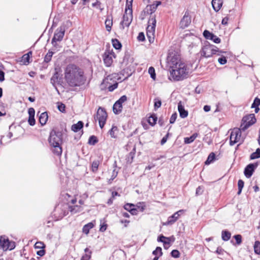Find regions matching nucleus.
<instances>
[{
	"instance_id": "1",
	"label": "nucleus",
	"mask_w": 260,
	"mask_h": 260,
	"mask_svg": "<svg viewBox=\"0 0 260 260\" xmlns=\"http://www.w3.org/2000/svg\"><path fill=\"white\" fill-rule=\"evenodd\" d=\"M83 71L74 64H70L66 68L64 78L71 87L80 86L84 81Z\"/></svg>"
},
{
	"instance_id": "2",
	"label": "nucleus",
	"mask_w": 260,
	"mask_h": 260,
	"mask_svg": "<svg viewBox=\"0 0 260 260\" xmlns=\"http://www.w3.org/2000/svg\"><path fill=\"white\" fill-rule=\"evenodd\" d=\"M62 133L59 131L52 130L50 132L49 138V142L53 147L52 152L57 156H60L62 153V148L60 144L62 143Z\"/></svg>"
},
{
	"instance_id": "3",
	"label": "nucleus",
	"mask_w": 260,
	"mask_h": 260,
	"mask_svg": "<svg viewBox=\"0 0 260 260\" xmlns=\"http://www.w3.org/2000/svg\"><path fill=\"white\" fill-rule=\"evenodd\" d=\"M177 68H173L170 71L174 80L180 81L186 78L188 74V69L184 62L179 64Z\"/></svg>"
},
{
	"instance_id": "4",
	"label": "nucleus",
	"mask_w": 260,
	"mask_h": 260,
	"mask_svg": "<svg viewBox=\"0 0 260 260\" xmlns=\"http://www.w3.org/2000/svg\"><path fill=\"white\" fill-rule=\"evenodd\" d=\"M133 0H126V4L122 20L120 22V28L124 29L125 27H128L133 20Z\"/></svg>"
},
{
	"instance_id": "5",
	"label": "nucleus",
	"mask_w": 260,
	"mask_h": 260,
	"mask_svg": "<svg viewBox=\"0 0 260 260\" xmlns=\"http://www.w3.org/2000/svg\"><path fill=\"white\" fill-rule=\"evenodd\" d=\"M118 75L114 73L108 76L105 78L101 84L102 86L105 85L108 86V88L109 91H112L114 89L117 88L118 83L116 81V80L118 79Z\"/></svg>"
},
{
	"instance_id": "6",
	"label": "nucleus",
	"mask_w": 260,
	"mask_h": 260,
	"mask_svg": "<svg viewBox=\"0 0 260 260\" xmlns=\"http://www.w3.org/2000/svg\"><path fill=\"white\" fill-rule=\"evenodd\" d=\"M168 63L172 69L173 68H177L176 66L183 62L179 54L175 52H171L169 53L167 58Z\"/></svg>"
},
{
	"instance_id": "7",
	"label": "nucleus",
	"mask_w": 260,
	"mask_h": 260,
	"mask_svg": "<svg viewBox=\"0 0 260 260\" xmlns=\"http://www.w3.org/2000/svg\"><path fill=\"white\" fill-rule=\"evenodd\" d=\"M256 122V118L254 114H249L243 117L240 125L242 131H244L250 126Z\"/></svg>"
},
{
	"instance_id": "8",
	"label": "nucleus",
	"mask_w": 260,
	"mask_h": 260,
	"mask_svg": "<svg viewBox=\"0 0 260 260\" xmlns=\"http://www.w3.org/2000/svg\"><path fill=\"white\" fill-rule=\"evenodd\" d=\"M107 118V113L105 110L102 108L99 107L96 115L94 116V119L98 120L99 125L101 128H102L106 123Z\"/></svg>"
},
{
	"instance_id": "9",
	"label": "nucleus",
	"mask_w": 260,
	"mask_h": 260,
	"mask_svg": "<svg viewBox=\"0 0 260 260\" xmlns=\"http://www.w3.org/2000/svg\"><path fill=\"white\" fill-rule=\"evenodd\" d=\"M15 247L14 242L10 241L9 239L5 236H1L0 237V248H2L4 251L8 249L12 250Z\"/></svg>"
},
{
	"instance_id": "10",
	"label": "nucleus",
	"mask_w": 260,
	"mask_h": 260,
	"mask_svg": "<svg viewBox=\"0 0 260 260\" xmlns=\"http://www.w3.org/2000/svg\"><path fill=\"white\" fill-rule=\"evenodd\" d=\"M241 127L240 128H234L233 129L230 135V144L231 146L234 145L236 143L239 142L241 139Z\"/></svg>"
},
{
	"instance_id": "11",
	"label": "nucleus",
	"mask_w": 260,
	"mask_h": 260,
	"mask_svg": "<svg viewBox=\"0 0 260 260\" xmlns=\"http://www.w3.org/2000/svg\"><path fill=\"white\" fill-rule=\"evenodd\" d=\"M126 100L127 96L124 95L115 103L113 107V110L115 114H118L122 111V104L126 101Z\"/></svg>"
},
{
	"instance_id": "12",
	"label": "nucleus",
	"mask_w": 260,
	"mask_h": 260,
	"mask_svg": "<svg viewBox=\"0 0 260 260\" xmlns=\"http://www.w3.org/2000/svg\"><path fill=\"white\" fill-rule=\"evenodd\" d=\"M115 57L114 53L112 50H107L103 55V60L107 67H110L113 63V58Z\"/></svg>"
},
{
	"instance_id": "13",
	"label": "nucleus",
	"mask_w": 260,
	"mask_h": 260,
	"mask_svg": "<svg viewBox=\"0 0 260 260\" xmlns=\"http://www.w3.org/2000/svg\"><path fill=\"white\" fill-rule=\"evenodd\" d=\"M191 23V17L189 15L188 11H186L185 14L181 19L179 25L180 27L182 29H184L188 27Z\"/></svg>"
},
{
	"instance_id": "14",
	"label": "nucleus",
	"mask_w": 260,
	"mask_h": 260,
	"mask_svg": "<svg viewBox=\"0 0 260 260\" xmlns=\"http://www.w3.org/2000/svg\"><path fill=\"white\" fill-rule=\"evenodd\" d=\"M161 4L159 1H156L152 5H147L143 12L146 15H152V14L155 11L157 7Z\"/></svg>"
},
{
	"instance_id": "15",
	"label": "nucleus",
	"mask_w": 260,
	"mask_h": 260,
	"mask_svg": "<svg viewBox=\"0 0 260 260\" xmlns=\"http://www.w3.org/2000/svg\"><path fill=\"white\" fill-rule=\"evenodd\" d=\"M50 82L52 85L55 87L56 90L58 92L56 87V85H61L62 81V78L60 74L57 72H55L52 77L51 78Z\"/></svg>"
},
{
	"instance_id": "16",
	"label": "nucleus",
	"mask_w": 260,
	"mask_h": 260,
	"mask_svg": "<svg viewBox=\"0 0 260 260\" xmlns=\"http://www.w3.org/2000/svg\"><path fill=\"white\" fill-rule=\"evenodd\" d=\"M65 28L64 26H60L55 31L52 40L60 42L64 36Z\"/></svg>"
},
{
	"instance_id": "17",
	"label": "nucleus",
	"mask_w": 260,
	"mask_h": 260,
	"mask_svg": "<svg viewBox=\"0 0 260 260\" xmlns=\"http://www.w3.org/2000/svg\"><path fill=\"white\" fill-rule=\"evenodd\" d=\"M184 212L183 210H180L177 212L174 213L172 216H170L168 218V220L166 223V225H171L174 223L179 218V216L181 214Z\"/></svg>"
},
{
	"instance_id": "18",
	"label": "nucleus",
	"mask_w": 260,
	"mask_h": 260,
	"mask_svg": "<svg viewBox=\"0 0 260 260\" xmlns=\"http://www.w3.org/2000/svg\"><path fill=\"white\" fill-rule=\"evenodd\" d=\"M257 167V164H250L246 166L244 170L245 176L249 178L252 175L254 169Z\"/></svg>"
},
{
	"instance_id": "19",
	"label": "nucleus",
	"mask_w": 260,
	"mask_h": 260,
	"mask_svg": "<svg viewBox=\"0 0 260 260\" xmlns=\"http://www.w3.org/2000/svg\"><path fill=\"white\" fill-rule=\"evenodd\" d=\"M203 35L206 39L211 40L215 43L218 44L220 42L221 40L220 38L207 30H204Z\"/></svg>"
},
{
	"instance_id": "20",
	"label": "nucleus",
	"mask_w": 260,
	"mask_h": 260,
	"mask_svg": "<svg viewBox=\"0 0 260 260\" xmlns=\"http://www.w3.org/2000/svg\"><path fill=\"white\" fill-rule=\"evenodd\" d=\"M212 48L213 47L211 45L204 46L202 48V54L206 58L212 56L214 51Z\"/></svg>"
},
{
	"instance_id": "21",
	"label": "nucleus",
	"mask_w": 260,
	"mask_h": 260,
	"mask_svg": "<svg viewBox=\"0 0 260 260\" xmlns=\"http://www.w3.org/2000/svg\"><path fill=\"white\" fill-rule=\"evenodd\" d=\"M156 22L155 15H151L148 20V25L147 27V31L155 32Z\"/></svg>"
},
{
	"instance_id": "22",
	"label": "nucleus",
	"mask_w": 260,
	"mask_h": 260,
	"mask_svg": "<svg viewBox=\"0 0 260 260\" xmlns=\"http://www.w3.org/2000/svg\"><path fill=\"white\" fill-rule=\"evenodd\" d=\"M178 111L180 114V116L181 118H184L187 116L188 112H187V111H186L184 109V107L182 106L181 102H180L178 103Z\"/></svg>"
},
{
	"instance_id": "23",
	"label": "nucleus",
	"mask_w": 260,
	"mask_h": 260,
	"mask_svg": "<svg viewBox=\"0 0 260 260\" xmlns=\"http://www.w3.org/2000/svg\"><path fill=\"white\" fill-rule=\"evenodd\" d=\"M212 5L213 9L216 11L218 12L221 8L222 5V0H212Z\"/></svg>"
},
{
	"instance_id": "24",
	"label": "nucleus",
	"mask_w": 260,
	"mask_h": 260,
	"mask_svg": "<svg viewBox=\"0 0 260 260\" xmlns=\"http://www.w3.org/2000/svg\"><path fill=\"white\" fill-rule=\"evenodd\" d=\"M106 29L108 31L110 32L111 30V27L113 25L112 17L108 16L105 22Z\"/></svg>"
},
{
	"instance_id": "25",
	"label": "nucleus",
	"mask_w": 260,
	"mask_h": 260,
	"mask_svg": "<svg viewBox=\"0 0 260 260\" xmlns=\"http://www.w3.org/2000/svg\"><path fill=\"white\" fill-rule=\"evenodd\" d=\"M48 114L46 112L42 113L39 116V122L42 125H44L46 123L48 120Z\"/></svg>"
},
{
	"instance_id": "26",
	"label": "nucleus",
	"mask_w": 260,
	"mask_h": 260,
	"mask_svg": "<svg viewBox=\"0 0 260 260\" xmlns=\"http://www.w3.org/2000/svg\"><path fill=\"white\" fill-rule=\"evenodd\" d=\"M152 254L155 255L153 260H158L159 257L162 255L161 248L157 247L155 250L153 251Z\"/></svg>"
},
{
	"instance_id": "27",
	"label": "nucleus",
	"mask_w": 260,
	"mask_h": 260,
	"mask_svg": "<svg viewBox=\"0 0 260 260\" xmlns=\"http://www.w3.org/2000/svg\"><path fill=\"white\" fill-rule=\"evenodd\" d=\"M83 127V122L79 121L76 124H74L72 126V130L74 132H77Z\"/></svg>"
},
{
	"instance_id": "28",
	"label": "nucleus",
	"mask_w": 260,
	"mask_h": 260,
	"mask_svg": "<svg viewBox=\"0 0 260 260\" xmlns=\"http://www.w3.org/2000/svg\"><path fill=\"white\" fill-rule=\"evenodd\" d=\"M93 226L94 224L92 222H89L83 226L82 231L84 233L87 235L89 233L90 230L92 229Z\"/></svg>"
},
{
	"instance_id": "29",
	"label": "nucleus",
	"mask_w": 260,
	"mask_h": 260,
	"mask_svg": "<svg viewBox=\"0 0 260 260\" xmlns=\"http://www.w3.org/2000/svg\"><path fill=\"white\" fill-rule=\"evenodd\" d=\"M231 233L228 231H222L221 233V238L223 241H227L231 238Z\"/></svg>"
},
{
	"instance_id": "30",
	"label": "nucleus",
	"mask_w": 260,
	"mask_h": 260,
	"mask_svg": "<svg viewBox=\"0 0 260 260\" xmlns=\"http://www.w3.org/2000/svg\"><path fill=\"white\" fill-rule=\"evenodd\" d=\"M84 251L86 253L81 257V260H89L91 258V255L92 252L89 251L88 248H86L84 249Z\"/></svg>"
},
{
	"instance_id": "31",
	"label": "nucleus",
	"mask_w": 260,
	"mask_h": 260,
	"mask_svg": "<svg viewBox=\"0 0 260 260\" xmlns=\"http://www.w3.org/2000/svg\"><path fill=\"white\" fill-rule=\"evenodd\" d=\"M198 134L197 133L193 134L192 136L189 137H186L184 138V142L186 144H190L197 137Z\"/></svg>"
},
{
	"instance_id": "32",
	"label": "nucleus",
	"mask_w": 260,
	"mask_h": 260,
	"mask_svg": "<svg viewBox=\"0 0 260 260\" xmlns=\"http://www.w3.org/2000/svg\"><path fill=\"white\" fill-rule=\"evenodd\" d=\"M82 210V207L80 206L76 205L70 207V211L73 213H76L77 212H81Z\"/></svg>"
},
{
	"instance_id": "33",
	"label": "nucleus",
	"mask_w": 260,
	"mask_h": 260,
	"mask_svg": "<svg viewBox=\"0 0 260 260\" xmlns=\"http://www.w3.org/2000/svg\"><path fill=\"white\" fill-rule=\"evenodd\" d=\"M157 121V117L155 115H152L150 116L148 119V122L149 124L152 126H153L155 124Z\"/></svg>"
},
{
	"instance_id": "34",
	"label": "nucleus",
	"mask_w": 260,
	"mask_h": 260,
	"mask_svg": "<svg viewBox=\"0 0 260 260\" xmlns=\"http://www.w3.org/2000/svg\"><path fill=\"white\" fill-rule=\"evenodd\" d=\"M54 53V52H53L52 50H49L48 52L44 57V61L46 62H49L51 60L52 56Z\"/></svg>"
},
{
	"instance_id": "35",
	"label": "nucleus",
	"mask_w": 260,
	"mask_h": 260,
	"mask_svg": "<svg viewBox=\"0 0 260 260\" xmlns=\"http://www.w3.org/2000/svg\"><path fill=\"white\" fill-rule=\"evenodd\" d=\"M100 162L99 160H94L91 165V170L93 172L95 173L98 171Z\"/></svg>"
},
{
	"instance_id": "36",
	"label": "nucleus",
	"mask_w": 260,
	"mask_h": 260,
	"mask_svg": "<svg viewBox=\"0 0 260 260\" xmlns=\"http://www.w3.org/2000/svg\"><path fill=\"white\" fill-rule=\"evenodd\" d=\"M57 41H56V40H54L52 39V41H51V44H52L53 46V48H52L51 49V50L53 51V52H56L57 51H58L59 50V49L61 48V46H59L57 43Z\"/></svg>"
},
{
	"instance_id": "37",
	"label": "nucleus",
	"mask_w": 260,
	"mask_h": 260,
	"mask_svg": "<svg viewBox=\"0 0 260 260\" xmlns=\"http://www.w3.org/2000/svg\"><path fill=\"white\" fill-rule=\"evenodd\" d=\"M260 157V149L257 148L256 151L250 155V159H254Z\"/></svg>"
},
{
	"instance_id": "38",
	"label": "nucleus",
	"mask_w": 260,
	"mask_h": 260,
	"mask_svg": "<svg viewBox=\"0 0 260 260\" xmlns=\"http://www.w3.org/2000/svg\"><path fill=\"white\" fill-rule=\"evenodd\" d=\"M215 154L213 152L211 153L209 155V156L207 158V159L205 161V164L209 165V164H211L213 161V160L215 159Z\"/></svg>"
},
{
	"instance_id": "39",
	"label": "nucleus",
	"mask_w": 260,
	"mask_h": 260,
	"mask_svg": "<svg viewBox=\"0 0 260 260\" xmlns=\"http://www.w3.org/2000/svg\"><path fill=\"white\" fill-rule=\"evenodd\" d=\"M154 33L155 32H151L149 31H146L147 37L150 43L153 42L154 40Z\"/></svg>"
},
{
	"instance_id": "40",
	"label": "nucleus",
	"mask_w": 260,
	"mask_h": 260,
	"mask_svg": "<svg viewBox=\"0 0 260 260\" xmlns=\"http://www.w3.org/2000/svg\"><path fill=\"white\" fill-rule=\"evenodd\" d=\"M254 250L255 253L260 254V242L256 241L254 245Z\"/></svg>"
},
{
	"instance_id": "41",
	"label": "nucleus",
	"mask_w": 260,
	"mask_h": 260,
	"mask_svg": "<svg viewBox=\"0 0 260 260\" xmlns=\"http://www.w3.org/2000/svg\"><path fill=\"white\" fill-rule=\"evenodd\" d=\"M112 44L116 49H119L121 48V44L117 39L112 40Z\"/></svg>"
},
{
	"instance_id": "42",
	"label": "nucleus",
	"mask_w": 260,
	"mask_h": 260,
	"mask_svg": "<svg viewBox=\"0 0 260 260\" xmlns=\"http://www.w3.org/2000/svg\"><path fill=\"white\" fill-rule=\"evenodd\" d=\"M244 182L242 180H239L238 182V191L237 194L240 195L241 193L242 190L244 187Z\"/></svg>"
},
{
	"instance_id": "43",
	"label": "nucleus",
	"mask_w": 260,
	"mask_h": 260,
	"mask_svg": "<svg viewBox=\"0 0 260 260\" xmlns=\"http://www.w3.org/2000/svg\"><path fill=\"white\" fill-rule=\"evenodd\" d=\"M98 142V140L94 136H90L88 139V143L90 145H94Z\"/></svg>"
},
{
	"instance_id": "44",
	"label": "nucleus",
	"mask_w": 260,
	"mask_h": 260,
	"mask_svg": "<svg viewBox=\"0 0 260 260\" xmlns=\"http://www.w3.org/2000/svg\"><path fill=\"white\" fill-rule=\"evenodd\" d=\"M118 131V128L116 126H113L111 129L109 131V133L112 138H115L116 137V135H115V132Z\"/></svg>"
},
{
	"instance_id": "45",
	"label": "nucleus",
	"mask_w": 260,
	"mask_h": 260,
	"mask_svg": "<svg viewBox=\"0 0 260 260\" xmlns=\"http://www.w3.org/2000/svg\"><path fill=\"white\" fill-rule=\"evenodd\" d=\"M161 105V100H159L158 98H155L154 99V110H156L158 108L160 107Z\"/></svg>"
},
{
	"instance_id": "46",
	"label": "nucleus",
	"mask_w": 260,
	"mask_h": 260,
	"mask_svg": "<svg viewBox=\"0 0 260 260\" xmlns=\"http://www.w3.org/2000/svg\"><path fill=\"white\" fill-rule=\"evenodd\" d=\"M148 73L150 75L151 77L153 80H155L156 78V75L154 68L152 67H150L148 69Z\"/></svg>"
},
{
	"instance_id": "47",
	"label": "nucleus",
	"mask_w": 260,
	"mask_h": 260,
	"mask_svg": "<svg viewBox=\"0 0 260 260\" xmlns=\"http://www.w3.org/2000/svg\"><path fill=\"white\" fill-rule=\"evenodd\" d=\"M45 245L42 242H37L35 244V248L36 249H44Z\"/></svg>"
},
{
	"instance_id": "48",
	"label": "nucleus",
	"mask_w": 260,
	"mask_h": 260,
	"mask_svg": "<svg viewBox=\"0 0 260 260\" xmlns=\"http://www.w3.org/2000/svg\"><path fill=\"white\" fill-rule=\"evenodd\" d=\"M135 148L133 149V151H131L129 154H128V161H129L130 163H131L133 161V159L135 156Z\"/></svg>"
},
{
	"instance_id": "49",
	"label": "nucleus",
	"mask_w": 260,
	"mask_h": 260,
	"mask_svg": "<svg viewBox=\"0 0 260 260\" xmlns=\"http://www.w3.org/2000/svg\"><path fill=\"white\" fill-rule=\"evenodd\" d=\"M134 207H135V205L133 204L127 203L124 206V208L125 210L130 212L131 210H132L133 208Z\"/></svg>"
},
{
	"instance_id": "50",
	"label": "nucleus",
	"mask_w": 260,
	"mask_h": 260,
	"mask_svg": "<svg viewBox=\"0 0 260 260\" xmlns=\"http://www.w3.org/2000/svg\"><path fill=\"white\" fill-rule=\"evenodd\" d=\"M212 46L213 47V50L214 51H213V54H217L218 55H220V53H225V52H223V51H220V50H219L218 48L217 47H216V46H214V45H212Z\"/></svg>"
},
{
	"instance_id": "51",
	"label": "nucleus",
	"mask_w": 260,
	"mask_h": 260,
	"mask_svg": "<svg viewBox=\"0 0 260 260\" xmlns=\"http://www.w3.org/2000/svg\"><path fill=\"white\" fill-rule=\"evenodd\" d=\"M234 238L236 240V244L240 245L242 243V236L240 235H236L234 236Z\"/></svg>"
},
{
	"instance_id": "52",
	"label": "nucleus",
	"mask_w": 260,
	"mask_h": 260,
	"mask_svg": "<svg viewBox=\"0 0 260 260\" xmlns=\"http://www.w3.org/2000/svg\"><path fill=\"white\" fill-rule=\"evenodd\" d=\"M259 105H260V99L257 98H256L254 99L253 104H252L251 108L258 107V106Z\"/></svg>"
},
{
	"instance_id": "53",
	"label": "nucleus",
	"mask_w": 260,
	"mask_h": 260,
	"mask_svg": "<svg viewBox=\"0 0 260 260\" xmlns=\"http://www.w3.org/2000/svg\"><path fill=\"white\" fill-rule=\"evenodd\" d=\"M57 108L58 110L62 113L65 112L66 106L65 105L62 103H58Z\"/></svg>"
},
{
	"instance_id": "54",
	"label": "nucleus",
	"mask_w": 260,
	"mask_h": 260,
	"mask_svg": "<svg viewBox=\"0 0 260 260\" xmlns=\"http://www.w3.org/2000/svg\"><path fill=\"white\" fill-rule=\"evenodd\" d=\"M28 122L29 125H30L31 126L34 125L36 123L35 116H29Z\"/></svg>"
},
{
	"instance_id": "55",
	"label": "nucleus",
	"mask_w": 260,
	"mask_h": 260,
	"mask_svg": "<svg viewBox=\"0 0 260 260\" xmlns=\"http://www.w3.org/2000/svg\"><path fill=\"white\" fill-rule=\"evenodd\" d=\"M22 60L24 63H28L29 62V56L28 55H23L22 57Z\"/></svg>"
},
{
	"instance_id": "56",
	"label": "nucleus",
	"mask_w": 260,
	"mask_h": 260,
	"mask_svg": "<svg viewBox=\"0 0 260 260\" xmlns=\"http://www.w3.org/2000/svg\"><path fill=\"white\" fill-rule=\"evenodd\" d=\"M204 191V187L203 186H199L196 189V194L197 196L202 194Z\"/></svg>"
},
{
	"instance_id": "57",
	"label": "nucleus",
	"mask_w": 260,
	"mask_h": 260,
	"mask_svg": "<svg viewBox=\"0 0 260 260\" xmlns=\"http://www.w3.org/2000/svg\"><path fill=\"white\" fill-rule=\"evenodd\" d=\"M177 117V113H173L172 115V116L170 119V123H174L175 122V121H176Z\"/></svg>"
},
{
	"instance_id": "58",
	"label": "nucleus",
	"mask_w": 260,
	"mask_h": 260,
	"mask_svg": "<svg viewBox=\"0 0 260 260\" xmlns=\"http://www.w3.org/2000/svg\"><path fill=\"white\" fill-rule=\"evenodd\" d=\"M218 61L220 64H224L227 62L226 59L224 56L219 58Z\"/></svg>"
},
{
	"instance_id": "59",
	"label": "nucleus",
	"mask_w": 260,
	"mask_h": 260,
	"mask_svg": "<svg viewBox=\"0 0 260 260\" xmlns=\"http://www.w3.org/2000/svg\"><path fill=\"white\" fill-rule=\"evenodd\" d=\"M171 255L175 258H177L179 256V252L177 250H173L171 252Z\"/></svg>"
},
{
	"instance_id": "60",
	"label": "nucleus",
	"mask_w": 260,
	"mask_h": 260,
	"mask_svg": "<svg viewBox=\"0 0 260 260\" xmlns=\"http://www.w3.org/2000/svg\"><path fill=\"white\" fill-rule=\"evenodd\" d=\"M224 249H223L221 247H218L217 248V250H216L215 252L218 254L223 255L224 252Z\"/></svg>"
},
{
	"instance_id": "61",
	"label": "nucleus",
	"mask_w": 260,
	"mask_h": 260,
	"mask_svg": "<svg viewBox=\"0 0 260 260\" xmlns=\"http://www.w3.org/2000/svg\"><path fill=\"white\" fill-rule=\"evenodd\" d=\"M138 40L139 41H143L145 40V36L144 33L140 32L139 34V35L137 37Z\"/></svg>"
},
{
	"instance_id": "62",
	"label": "nucleus",
	"mask_w": 260,
	"mask_h": 260,
	"mask_svg": "<svg viewBox=\"0 0 260 260\" xmlns=\"http://www.w3.org/2000/svg\"><path fill=\"white\" fill-rule=\"evenodd\" d=\"M35 110L33 108H30L28 109L29 116H35Z\"/></svg>"
},
{
	"instance_id": "63",
	"label": "nucleus",
	"mask_w": 260,
	"mask_h": 260,
	"mask_svg": "<svg viewBox=\"0 0 260 260\" xmlns=\"http://www.w3.org/2000/svg\"><path fill=\"white\" fill-rule=\"evenodd\" d=\"M164 244V247L165 248H166V246L167 245H169L170 244V238H168V237H166V238H165V240H164V242H162Z\"/></svg>"
},
{
	"instance_id": "64",
	"label": "nucleus",
	"mask_w": 260,
	"mask_h": 260,
	"mask_svg": "<svg viewBox=\"0 0 260 260\" xmlns=\"http://www.w3.org/2000/svg\"><path fill=\"white\" fill-rule=\"evenodd\" d=\"M37 254L40 256H42L45 255V250L42 249L40 250L39 251H37Z\"/></svg>"
}]
</instances>
